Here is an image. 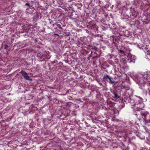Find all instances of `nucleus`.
Here are the masks:
<instances>
[{"label": "nucleus", "instance_id": "9d476101", "mask_svg": "<svg viewBox=\"0 0 150 150\" xmlns=\"http://www.w3.org/2000/svg\"><path fill=\"white\" fill-rule=\"evenodd\" d=\"M65 33V35L66 36H69L70 34V33Z\"/></svg>", "mask_w": 150, "mask_h": 150}, {"label": "nucleus", "instance_id": "dca6fc26", "mask_svg": "<svg viewBox=\"0 0 150 150\" xmlns=\"http://www.w3.org/2000/svg\"><path fill=\"white\" fill-rule=\"evenodd\" d=\"M100 85H102V83H100Z\"/></svg>", "mask_w": 150, "mask_h": 150}, {"label": "nucleus", "instance_id": "f8f14e48", "mask_svg": "<svg viewBox=\"0 0 150 150\" xmlns=\"http://www.w3.org/2000/svg\"><path fill=\"white\" fill-rule=\"evenodd\" d=\"M25 5L26 6H30V5L29 4H28V3H26L25 4Z\"/></svg>", "mask_w": 150, "mask_h": 150}, {"label": "nucleus", "instance_id": "7ed1b4c3", "mask_svg": "<svg viewBox=\"0 0 150 150\" xmlns=\"http://www.w3.org/2000/svg\"><path fill=\"white\" fill-rule=\"evenodd\" d=\"M143 119L146 121L147 120L146 117H147L148 113H142L140 114Z\"/></svg>", "mask_w": 150, "mask_h": 150}, {"label": "nucleus", "instance_id": "39448f33", "mask_svg": "<svg viewBox=\"0 0 150 150\" xmlns=\"http://www.w3.org/2000/svg\"><path fill=\"white\" fill-rule=\"evenodd\" d=\"M148 50V48H147L146 47H145L144 48V51L147 54H149L150 56V51L148 50Z\"/></svg>", "mask_w": 150, "mask_h": 150}, {"label": "nucleus", "instance_id": "0eeeda50", "mask_svg": "<svg viewBox=\"0 0 150 150\" xmlns=\"http://www.w3.org/2000/svg\"><path fill=\"white\" fill-rule=\"evenodd\" d=\"M8 47V46L7 45H4V49H7V48Z\"/></svg>", "mask_w": 150, "mask_h": 150}, {"label": "nucleus", "instance_id": "9b49d317", "mask_svg": "<svg viewBox=\"0 0 150 150\" xmlns=\"http://www.w3.org/2000/svg\"><path fill=\"white\" fill-rule=\"evenodd\" d=\"M91 54H89L88 56V59L89 60H90V57H91Z\"/></svg>", "mask_w": 150, "mask_h": 150}, {"label": "nucleus", "instance_id": "423d86ee", "mask_svg": "<svg viewBox=\"0 0 150 150\" xmlns=\"http://www.w3.org/2000/svg\"><path fill=\"white\" fill-rule=\"evenodd\" d=\"M127 100L129 102H131V101H134L133 99H131L130 98V97H128Z\"/></svg>", "mask_w": 150, "mask_h": 150}, {"label": "nucleus", "instance_id": "1a4fd4ad", "mask_svg": "<svg viewBox=\"0 0 150 150\" xmlns=\"http://www.w3.org/2000/svg\"><path fill=\"white\" fill-rule=\"evenodd\" d=\"M137 46L138 47H139L140 49H143V47L142 46H140L139 45H137Z\"/></svg>", "mask_w": 150, "mask_h": 150}, {"label": "nucleus", "instance_id": "ddd939ff", "mask_svg": "<svg viewBox=\"0 0 150 150\" xmlns=\"http://www.w3.org/2000/svg\"><path fill=\"white\" fill-rule=\"evenodd\" d=\"M123 88H126L127 90L129 89V88L127 87H125V86H123Z\"/></svg>", "mask_w": 150, "mask_h": 150}, {"label": "nucleus", "instance_id": "f257e3e1", "mask_svg": "<svg viewBox=\"0 0 150 150\" xmlns=\"http://www.w3.org/2000/svg\"><path fill=\"white\" fill-rule=\"evenodd\" d=\"M103 80L106 81L108 82L109 81L108 80V79L110 81V83L112 84L115 83V82L112 80V78L107 74H105L104 75V76L103 77Z\"/></svg>", "mask_w": 150, "mask_h": 150}, {"label": "nucleus", "instance_id": "6e6552de", "mask_svg": "<svg viewBox=\"0 0 150 150\" xmlns=\"http://www.w3.org/2000/svg\"><path fill=\"white\" fill-rule=\"evenodd\" d=\"M57 26L59 29H62V28L61 27V25L60 24H57Z\"/></svg>", "mask_w": 150, "mask_h": 150}, {"label": "nucleus", "instance_id": "f03ea898", "mask_svg": "<svg viewBox=\"0 0 150 150\" xmlns=\"http://www.w3.org/2000/svg\"><path fill=\"white\" fill-rule=\"evenodd\" d=\"M20 73L22 74L24 78L26 80L32 81V79H30V77L28 76L27 73L24 71L22 70L20 72Z\"/></svg>", "mask_w": 150, "mask_h": 150}, {"label": "nucleus", "instance_id": "2eb2a0df", "mask_svg": "<svg viewBox=\"0 0 150 150\" xmlns=\"http://www.w3.org/2000/svg\"><path fill=\"white\" fill-rule=\"evenodd\" d=\"M149 94L150 95V90H149Z\"/></svg>", "mask_w": 150, "mask_h": 150}, {"label": "nucleus", "instance_id": "f3484780", "mask_svg": "<svg viewBox=\"0 0 150 150\" xmlns=\"http://www.w3.org/2000/svg\"><path fill=\"white\" fill-rule=\"evenodd\" d=\"M139 120H141V118H140H140H139Z\"/></svg>", "mask_w": 150, "mask_h": 150}, {"label": "nucleus", "instance_id": "20e7f679", "mask_svg": "<svg viewBox=\"0 0 150 150\" xmlns=\"http://www.w3.org/2000/svg\"><path fill=\"white\" fill-rule=\"evenodd\" d=\"M112 94L114 96L113 97L115 98H120V97L118 96V94L115 92H113Z\"/></svg>", "mask_w": 150, "mask_h": 150}, {"label": "nucleus", "instance_id": "4468645a", "mask_svg": "<svg viewBox=\"0 0 150 150\" xmlns=\"http://www.w3.org/2000/svg\"><path fill=\"white\" fill-rule=\"evenodd\" d=\"M120 52H124L122 50H120Z\"/></svg>", "mask_w": 150, "mask_h": 150}]
</instances>
